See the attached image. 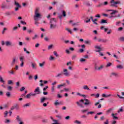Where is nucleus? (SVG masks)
<instances>
[{
    "label": "nucleus",
    "mask_w": 124,
    "mask_h": 124,
    "mask_svg": "<svg viewBox=\"0 0 124 124\" xmlns=\"http://www.w3.org/2000/svg\"><path fill=\"white\" fill-rule=\"evenodd\" d=\"M40 9L38 8H36L34 11V15L33 16L34 20L35 21H38V19L41 18V14L39 13Z\"/></svg>",
    "instance_id": "2"
},
{
    "label": "nucleus",
    "mask_w": 124,
    "mask_h": 124,
    "mask_svg": "<svg viewBox=\"0 0 124 124\" xmlns=\"http://www.w3.org/2000/svg\"><path fill=\"white\" fill-rule=\"evenodd\" d=\"M88 111H89V109H82L81 110V112L82 113H86V112H88Z\"/></svg>",
    "instance_id": "37"
},
{
    "label": "nucleus",
    "mask_w": 124,
    "mask_h": 124,
    "mask_svg": "<svg viewBox=\"0 0 124 124\" xmlns=\"http://www.w3.org/2000/svg\"><path fill=\"white\" fill-rule=\"evenodd\" d=\"M40 67H43L45 65V62H43L39 64Z\"/></svg>",
    "instance_id": "19"
},
{
    "label": "nucleus",
    "mask_w": 124,
    "mask_h": 124,
    "mask_svg": "<svg viewBox=\"0 0 124 124\" xmlns=\"http://www.w3.org/2000/svg\"><path fill=\"white\" fill-rule=\"evenodd\" d=\"M53 54L56 57H59V54H58V52H57V51H54Z\"/></svg>",
    "instance_id": "45"
},
{
    "label": "nucleus",
    "mask_w": 124,
    "mask_h": 124,
    "mask_svg": "<svg viewBox=\"0 0 124 124\" xmlns=\"http://www.w3.org/2000/svg\"><path fill=\"white\" fill-rule=\"evenodd\" d=\"M17 62H18V60L15 57L13 58L12 62L10 63L11 66H13V65H14V64H15Z\"/></svg>",
    "instance_id": "6"
},
{
    "label": "nucleus",
    "mask_w": 124,
    "mask_h": 124,
    "mask_svg": "<svg viewBox=\"0 0 124 124\" xmlns=\"http://www.w3.org/2000/svg\"><path fill=\"white\" fill-rule=\"evenodd\" d=\"M21 7H15V11H18Z\"/></svg>",
    "instance_id": "58"
},
{
    "label": "nucleus",
    "mask_w": 124,
    "mask_h": 124,
    "mask_svg": "<svg viewBox=\"0 0 124 124\" xmlns=\"http://www.w3.org/2000/svg\"><path fill=\"white\" fill-rule=\"evenodd\" d=\"M104 66L103 65H101L99 67L95 66V70H101L102 69H103Z\"/></svg>",
    "instance_id": "12"
},
{
    "label": "nucleus",
    "mask_w": 124,
    "mask_h": 124,
    "mask_svg": "<svg viewBox=\"0 0 124 124\" xmlns=\"http://www.w3.org/2000/svg\"><path fill=\"white\" fill-rule=\"evenodd\" d=\"M20 23H21V24H22V25H27V22H25V21H23V20H21V21H20Z\"/></svg>",
    "instance_id": "50"
},
{
    "label": "nucleus",
    "mask_w": 124,
    "mask_h": 124,
    "mask_svg": "<svg viewBox=\"0 0 124 124\" xmlns=\"http://www.w3.org/2000/svg\"><path fill=\"white\" fill-rule=\"evenodd\" d=\"M79 62H86V59H85L84 58H81L79 60Z\"/></svg>",
    "instance_id": "40"
},
{
    "label": "nucleus",
    "mask_w": 124,
    "mask_h": 124,
    "mask_svg": "<svg viewBox=\"0 0 124 124\" xmlns=\"http://www.w3.org/2000/svg\"><path fill=\"white\" fill-rule=\"evenodd\" d=\"M98 42H106V40L103 39L99 38L97 39Z\"/></svg>",
    "instance_id": "21"
},
{
    "label": "nucleus",
    "mask_w": 124,
    "mask_h": 124,
    "mask_svg": "<svg viewBox=\"0 0 124 124\" xmlns=\"http://www.w3.org/2000/svg\"><path fill=\"white\" fill-rule=\"evenodd\" d=\"M118 74L116 72H112L110 74V77H118Z\"/></svg>",
    "instance_id": "14"
},
{
    "label": "nucleus",
    "mask_w": 124,
    "mask_h": 124,
    "mask_svg": "<svg viewBox=\"0 0 124 124\" xmlns=\"http://www.w3.org/2000/svg\"><path fill=\"white\" fill-rule=\"evenodd\" d=\"M31 65L32 69H36V66H35V64L33 63H31Z\"/></svg>",
    "instance_id": "26"
},
{
    "label": "nucleus",
    "mask_w": 124,
    "mask_h": 124,
    "mask_svg": "<svg viewBox=\"0 0 124 124\" xmlns=\"http://www.w3.org/2000/svg\"><path fill=\"white\" fill-rule=\"evenodd\" d=\"M65 30L68 31V32H69L70 34H72V31L69 28H65Z\"/></svg>",
    "instance_id": "23"
},
{
    "label": "nucleus",
    "mask_w": 124,
    "mask_h": 124,
    "mask_svg": "<svg viewBox=\"0 0 124 124\" xmlns=\"http://www.w3.org/2000/svg\"><path fill=\"white\" fill-rule=\"evenodd\" d=\"M120 40L121 41H123V42H124V37H121L120 38Z\"/></svg>",
    "instance_id": "64"
},
{
    "label": "nucleus",
    "mask_w": 124,
    "mask_h": 124,
    "mask_svg": "<svg viewBox=\"0 0 124 124\" xmlns=\"http://www.w3.org/2000/svg\"><path fill=\"white\" fill-rule=\"evenodd\" d=\"M19 60L21 62H24V61L25 60V57L24 56H20L19 57Z\"/></svg>",
    "instance_id": "22"
},
{
    "label": "nucleus",
    "mask_w": 124,
    "mask_h": 124,
    "mask_svg": "<svg viewBox=\"0 0 124 124\" xmlns=\"http://www.w3.org/2000/svg\"><path fill=\"white\" fill-rule=\"evenodd\" d=\"M112 65V63L111 62H108L106 65V67H109Z\"/></svg>",
    "instance_id": "39"
},
{
    "label": "nucleus",
    "mask_w": 124,
    "mask_h": 124,
    "mask_svg": "<svg viewBox=\"0 0 124 124\" xmlns=\"http://www.w3.org/2000/svg\"><path fill=\"white\" fill-rule=\"evenodd\" d=\"M62 73H59V74H58L55 76V77H56V78H60V77H62Z\"/></svg>",
    "instance_id": "31"
},
{
    "label": "nucleus",
    "mask_w": 124,
    "mask_h": 124,
    "mask_svg": "<svg viewBox=\"0 0 124 124\" xmlns=\"http://www.w3.org/2000/svg\"><path fill=\"white\" fill-rule=\"evenodd\" d=\"M37 38H38V35L36 34H34V36L32 37L33 40H35Z\"/></svg>",
    "instance_id": "20"
},
{
    "label": "nucleus",
    "mask_w": 124,
    "mask_h": 124,
    "mask_svg": "<svg viewBox=\"0 0 124 124\" xmlns=\"http://www.w3.org/2000/svg\"><path fill=\"white\" fill-rule=\"evenodd\" d=\"M24 52H25L26 53V54H30L31 52H30V51H28V50H27V48H24Z\"/></svg>",
    "instance_id": "41"
},
{
    "label": "nucleus",
    "mask_w": 124,
    "mask_h": 124,
    "mask_svg": "<svg viewBox=\"0 0 124 124\" xmlns=\"http://www.w3.org/2000/svg\"><path fill=\"white\" fill-rule=\"evenodd\" d=\"M101 24H107V22L105 20L102 19L101 22Z\"/></svg>",
    "instance_id": "46"
},
{
    "label": "nucleus",
    "mask_w": 124,
    "mask_h": 124,
    "mask_svg": "<svg viewBox=\"0 0 124 124\" xmlns=\"http://www.w3.org/2000/svg\"><path fill=\"white\" fill-rule=\"evenodd\" d=\"M6 95L7 96V97H9L10 96V92H7L6 93Z\"/></svg>",
    "instance_id": "53"
},
{
    "label": "nucleus",
    "mask_w": 124,
    "mask_h": 124,
    "mask_svg": "<svg viewBox=\"0 0 124 124\" xmlns=\"http://www.w3.org/2000/svg\"><path fill=\"white\" fill-rule=\"evenodd\" d=\"M113 57H114V58H115L117 60L119 59V57H118V56H117L116 54H114Z\"/></svg>",
    "instance_id": "61"
},
{
    "label": "nucleus",
    "mask_w": 124,
    "mask_h": 124,
    "mask_svg": "<svg viewBox=\"0 0 124 124\" xmlns=\"http://www.w3.org/2000/svg\"><path fill=\"white\" fill-rule=\"evenodd\" d=\"M120 24H121V21H117L116 23V26H120Z\"/></svg>",
    "instance_id": "62"
},
{
    "label": "nucleus",
    "mask_w": 124,
    "mask_h": 124,
    "mask_svg": "<svg viewBox=\"0 0 124 124\" xmlns=\"http://www.w3.org/2000/svg\"><path fill=\"white\" fill-rule=\"evenodd\" d=\"M76 55H73L72 57V60H75L76 59Z\"/></svg>",
    "instance_id": "63"
},
{
    "label": "nucleus",
    "mask_w": 124,
    "mask_h": 124,
    "mask_svg": "<svg viewBox=\"0 0 124 124\" xmlns=\"http://www.w3.org/2000/svg\"><path fill=\"white\" fill-rule=\"evenodd\" d=\"M124 111V109H123V108L121 107L119 110L118 111V113H121V112H123Z\"/></svg>",
    "instance_id": "47"
},
{
    "label": "nucleus",
    "mask_w": 124,
    "mask_h": 124,
    "mask_svg": "<svg viewBox=\"0 0 124 124\" xmlns=\"http://www.w3.org/2000/svg\"><path fill=\"white\" fill-rule=\"evenodd\" d=\"M110 6L112 7H118V5L117 4H121V1L118 0L115 1V0H111L110 1Z\"/></svg>",
    "instance_id": "4"
},
{
    "label": "nucleus",
    "mask_w": 124,
    "mask_h": 124,
    "mask_svg": "<svg viewBox=\"0 0 124 124\" xmlns=\"http://www.w3.org/2000/svg\"><path fill=\"white\" fill-rule=\"evenodd\" d=\"M71 64H72L71 62L70 61L66 63V65L67 66H69L70 65H71Z\"/></svg>",
    "instance_id": "48"
},
{
    "label": "nucleus",
    "mask_w": 124,
    "mask_h": 124,
    "mask_svg": "<svg viewBox=\"0 0 124 124\" xmlns=\"http://www.w3.org/2000/svg\"><path fill=\"white\" fill-rule=\"evenodd\" d=\"M7 30V29H6V28H4L3 29V31H2V33L3 34L4 33V32L5 31H6Z\"/></svg>",
    "instance_id": "60"
},
{
    "label": "nucleus",
    "mask_w": 124,
    "mask_h": 124,
    "mask_svg": "<svg viewBox=\"0 0 124 124\" xmlns=\"http://www.w3.org/2000/svg\"><path fill=\"white\" fill-rule=\"evenodd\" d=\"M7 114H8V112L7 111H5L4 113V117L5 118L7 116Z\"/></svg>",
    "instance_id": "56"
},
{
    "label": "nucleus",
    "mask_w": 124,
    "mask_h": 124,
    "mask_svg": "<svg viewBox=\"0 0 124 124\" xmlns=\"http://www.w3.org/2000/svg\"><path fill=\"white\" fill-rule=\"evenodd\" d=\"M117 68H118L119 69H123V68H124V66L123 65H118L117 66Z\"/></svg>",
    "instance_id": "29"
},
{
    "label": "nucleus",
    "mask_w": 124,
    "mask_h": 124,
    "mask_svg": "<svg viewBox=\"0 0 124 124\" xmlns=\"http://www.w3.org/2000/svg\"><path fill=\"white\" fill-rule=\"evenodd\" d=\"M5 45L6 46H12V42H11L10 41H6L5 42Z\"/></svg>",
    "instance_id": "11"
},
{
    "label": "nucleus",
    "mask_w": 124,
    "mask_h": 124,
    "mask_svg": "<svg viewBox=\"0 0 124 124\" xmlns=\"http://www.w3.org/2000/svg\"><path fill=\"white\" fill-rule=\"evenodd\" d=\"M28 33H31L32 32H33V30H28Z\"/></svg>",
    "instance_id": "51"
},
{
    "label": "nucleus",
    "mask_w": 124,
    "mask_h": 124,
    "mask_svg": "<svg viewBox=\"0 0 124 124\" xmlns=\"http://www.w3.org/2000/svg\"><path fill=\"white\" fill-rule=\"evenodd\" d=\"M76 103L78 105V106H79V107H81V108H83L84 107V106H83V104L82 103H84V104H85L86 106H88V105H91L92 104V102H91V101L87 99L80 100L79 101L77 102Z\"/></svg>",
    "instance_id": "1"
},
{
    "label": "nucleus",
    "mask_w": 124,
    "mask_h": 124,
    "mask_svg": "<svg viewBox=\"0 0 124 124\" xmlns=\"http://www.w3.org/2000/svg\"><path fill=\"white\" fill-rule=\"evenodd\" d=\"M49 61H55V60H56V59L54 58V56H53V55H50L49 58Z\"/></svg>",
    "instance_id": "18"
},
{
    "label": "nucleus",
    "mask_w": 124,
    "mask_h": 124,
    "mask_svg": "<svg viewBox=\"0 0 124 124\" xmlns=\"http://www.w3.org/2000/svg\"><path fill=\"white\" fill-rule=\"evenodd\" d=\"M53 46H54L53 45H50L48 46V50H51V49H52L53 48Z\"/></svg>",
    "instance_id": "43"
},
{
    "label": "nucleus",
    "mask_w": 124,
    "mask_h": 124,
    "mask_svg": "<svg viewBox=\"0 0 124 124\" xmlns=\"http://www.w3.org/2000/svg\"><path fill=\"white\" fill-rule=\"evenodd\" d=\"M63 75L65 77H70V72L68 71L67 69L64 68L63 69Z\"/></svg>",
    "instance_id": "5"
},
{
    "label": "nucleus",
    "mask_w": 124,
    "mask_h": 124,
    "mask_svg": "<svg viewBox=\"0 0 124 124\" xmlns=\"http://www.w3.org/2000/svg\"><path fill=\"white\" fill-rule=\"evenodd\" d=\"M45 100H47V98H45V97H42L41 98V103H43V102H44V101H45Z\"/></svg>",
    "instance_id": "24"
},
{
    "label": "nucleus",
    "mask_w": 124,
    "mask_h": 124,
    "mask_svg": "<svg viewBox=\"0 0 124 124\" xmlns=\"http://www.w3.org/2000/svg\"><path fill=\"white\" fill-rule=\"evenodd\" d=\"M34 93H35L36 94H40V88L39 87H36L34 91Z\"/></svg>",
    "instance_id": "9"
},
{
    "label": "nucleus",
    "mask_w": 124,
    "mask_h": 124,
    "mask_svg": "<svg viewBox=\"0 0 124 124\" xmlns=\"http://www.w3.org/2000/svg\"><path fill=\"white\" fill-rule=\"evenodd\" d=\"M8 91H11L12 90V87L11 86H8L7 87Z\"/></svg>",
    "instance_id": "54"
},
{
    "label": "nucleus",
    "mask_w": 124,
    "mask_h": 124,
    "mask_svg": "<svg viewBox=\"0 0 124 124\" xmlns=\"http://www.w3.org/2000/svg\"><path fill=\"white\" fill-rule=\"evenodd\" d=\"M117 113H112L111 114V116L113 118V119H115V120H118V117H117Z\"/></svg>",
    "instance_id": "15"
},
{
    "label": "nucleus",
    "mask_w": 124,
    "mask_h": 124,
    "mask_svg": "<svg viewBox=\"0 0 124 124\" xmlns=\"http://www.w3.org/2000/svg\"><path fill=\"white\" fill-rule=\"evenodd\" d=\"M94 48L95 49V52H97V51H102L101 46L99 45H96L94 46Z\"/></svg>",
    "instance_id": "8"
},
{
    "label": "nucleus",
    "mask_w": 124,
    "mask_h": 124,
    "mask_svg": "<svg viewBox=\"0 0 124 124\" xmlns=\"http://www.w3.org/2000/svg\"><path fill=\"white\" fill-rule=\"evenodd\" d=\"M8 85H13V81L11 80H8Z\"/></svg>",
    "instance_id": "33"
},
{
    "label": "nucleus",
    "mask_w": 124,
    "mask_h": 124,
    "mask_svg": "<svg viewBox=\"0 0 124 124\" xmlns=\"http://www.w3.org/2000/svg\"><path fill=\"white\" fill-rule=\"evenodd\" d=\"M64 91L65 93H68L69 92H70V89L68 88H64Z\"/></svg>",
    "instance_id": "25"
},
{
    "label": "nucleus",
    "mask_w": 124,
    "mask_h": 124,
    "mask_svg": "<svg viewBox=\"0 0 124 124\" xmlns=\"http://www.w3.org/2000/svg\"><path fill=\"white\" fill-rule=\"evenodd\" d=\"M74 124H81L82 123L81 121H78V120H75L74 122Z\"/></svg>",
    "instance_id": "32"
},
{
    "label": "nucleus",
    "mask_w": 124,
    "mask_h": 124,
    "mask_svg": "<svg viewBox=\"0 0 124 124\" xmlns=\"http://www.w3.org/2000/svg\"><path fill=\"white\" fill-rule=\"evenodd\" d=\"M16 120L18 122H21L22 121V119H21V118H20L19 116L16 117Z\"/></svg>",
    "instance_id": "44"
},
{
    "label": "nucleus",
    "mask_w": 124,
    "mask_h": 124,
    "mask_svg": "<svg viewBox=\"0 0 124 124\" xmlns=\"http://www.w3.org/2000/svg\"><path fill=\"white\" fill-rule=\"evenodd\" d=\"M97 53H99V55L101 57H103V56H104V54H103V52H101V51H97Z\"/></svg>",
    "instance_id": "28"
},
{
    "label": "nucleus",
    "mask_w": 124,
    "mask_h": 124,
    "mask_svg": "<svg viewBox=\"0 0 124 124\" xmlns=\"http://www.w3.org/2000/svg\"><path fill=\"white\" fill-rule=\"evenodd\" d=\"M54 105H55V106H58V105H60V102H59V101L58 100L55 101V102L54 103Z\"/></svg>",
    "instance_id": "34"
},
{
    "label": "nucleus",
    "mask_w": 124,
    "mask_h": 124,
    "mask_svg": "<svg viewBox=\"0 0 124 124\" xmlns=\"http://www.w3.org/2000/svg\"><path fill=\"white\" fill-rule=\"evenodd\" d=\"M18 30V27H17V26L14 27L13 28V31H16V30Z\"/></svg>",
    "instance_id": "59"
},
{
    "label": "nucleus",
    "mask_w": 124,
    "mask_h": 124,
    "mask_svg": "<svg viewBox=\"0 0 124 124\" xmlns=\"http://www.w3.org/2000/svg\"><path fill=\"white\" fill-rule=\"evenodd\" d=\"M106 11L107 12H112L110 14V15H114V14H115L116 13H118V11L117 10H107Z\"/></svg>",
    "instance_id": "7"
},
{
    "label": "nucleus",
    "mask_w": 124,
    "mask_h": 124,
    "mask_svg": "<svg viewBox=\"0 0 124 124\" xmlns=\"http://www.w3.org/2000/svg\"><path fill=\"white\" fill-rule=\"evenodd\" d=\"M0 82L3 83V84L5 83V81L3 80V78H2V77H1V76H0Z\"/></svg>",
    "instance_id": "30"
},
{
    "label": "nucleus",
    "mask_w": 124,
    "mask_h": 124,
    "mask_svg": "<svg viewBox=\"0 0 124 124\" xmlns=\"http://www.w3.org/2000/svg\"><path fill=\"white\" fill-rule=\"evenodd\" d=\"M93 114H94V111H88L87 113V115H93Z\"/></svg>",
    "instance_id": "35"
},
{
    "label": "nucleus",
    "mask_w": 124,
    "mask_h": 124,
    "mask_svg": "<svg viewBox=\"0 0 124 124\" xmlns=\"http://www.w3.org/2000/svg\"><path fill=\"white\" fill-rule=\"evenodd\" d=\"M50 119L51 120H52V121H53V123H52V124H60L59 123V121L57 120H55L52 116H50Z\"/></svg>",
    "instance_id": "10"
},
{
    "label": "nucleus",
    "mask_w": 124,
    "mask_h": 124,
    "mask_svg": "<svg viewBox=\"0 0 124 124\" xmlns=\"http://www.w3.org/2000/svg\"><path fill=\"white\" fill-rule=\"evenodd\" d=\"M96 21H97V20L96 19H94V20H93L92 22H93L94 25H97V23L96 22Z\"/></svg>",
    "instance_id": "42"
},
{
    "label": "nucleus",
    "mask_w": 124,
    "mask_h": 124,
    "mask_svg": "<svg viewBox=\"0 0 124 124\" xmlns=\"http://www.w3.org/2000/svg\"><path fill=\"white\" fill-rule=\"evenodd\" d=\"M15 5L16 6L15 7H21V5L16 0L15 1Z\"/></svg>",
    "instance_id": "16"
},
{
    "label": "nucleus",
    "mask_w": 124,
    "mask_h": 124,
    "mask_svg": "<svg viewBox=\"0 0 124 124\" xmlns=\"http://www.w3.org/2000/svg\"><path fill=\"white\" fill-rule=\"evenodd\" d=\"M25 40H26V41H30V40H31V38H30V37H26L25 38Z\"/></svg>",
    "instance_id": "52"
},
{
    "label": "nucleus",
    "mask_w": 124,
    "mask_h": 124,
    "mask_svg": "<svg viewBox=\"0 0 124 124\" xmlns=\"http://www.w3.org/2000/svg\"><path fill=\"white\" fill-rule=\"evenodd\" d=\"M82 89L83 90H85L86 91H91V89H90V87L86 85H83L82 87Z\"/></svg>",
    "instance_id": "13"
},
{
    "label": "nucleus",
    "mask_w": 124,
    "mask_h": 124,
    "mask_svg": "<svg viewBox=\"0 0 124 124\" xmlns=\"http://www.w3.org/2000/svg\"><path fill=\"white\" fill-rule=\"evenodd\" d=\"M57 28V19L53 18L50 19V27L49 29L50 30H55Z\"/></svg>",
    "instance_id": "3"
},
{
    "label": "nucleus",
    "mask_w": 124,
    "mask_h": 124,
    "mask_svg": "<svg viewBox=\"0 0 124 124\" xmlns=\"http://www.w3.org/2000/svg\"><path fill=\"white\" fill-rule=\"evenodd\" d=\"M9 123H10V120H9V119H6V120L4 121V123H5V124H9Z\"/></svg>",
    "instance_id": "38"
},
{
    "label": "nucleus",
    "mask_w": 124,
    "mask_h": 124,
    "mask_svg": "<svg viewBox=\"0 0 124 124\" xmlns=\"http://www.w3.org/2000/svg\"><path fill=\"white\" fill-rule=\"evenodd\" d=\"M62 15H63V17H65V16H66V15L65 14V11H62Z\"/></svg>",
    "instance_id": "55"
},
{
    "label": "nucleus",
    "mask_w": 124,
    "mask_h": 124,
    "mask_svg": "<svg viewBox=\"0 0 124 124\" xmlns=\"http://www.w3.org/2000/svg\"><path fill=\"white\" fill-rule=\"evenodd\" d=\"M70 119V116H67L65 117V119L66 121H68V120H69Z\"/></svg>",
    "instance_id": "49"
},
{
    "label": "nucleus",
    "mask_w": 124,
    "mask_h": 124,
    "mask_svg": "<svg viewBox=\"0 0 124 124\" xmlns=\"http://www.w3.org/2000/svg\"><path fill=\"white\" fill-rule=\"evenodd\" d=\"M84 43L85 44H91V42L90 40H86L84 41Z\"/></svg>",
    "instance_id": "36"
},
{
    "label": "nucleus",
    "mask_w": 124,
    "mask_h": 124,
    "mask_svg": "<svg viewBox=\"0 0 124 124\" xmlns=\"http://www.w3.org/2000/svg\"><path fill=\"white\" fill-rule=\"evenodd\" d=\"M64 86H65V83H62V84H60L58 85L57 89H61V88L62 87H64Z\"/></svg>",
    "instance_id": "17"
},
{
    "label": "nucleus",
    "mask_w": 124,
    "mask_h": 124,
    "mask_svg": "<svg viewBox=\"0 0 124 124\" xmlns=\"http://www.w3.org/2000/svg\"><path fill=\"white\" fill-rule=\"evenodd\" d=\"M31 94L30 93L29 94H28L27 95H26V97L27 98H31Z\"/></svg>",
    "instance_id": "57"
},
{
    "label": "nucleus",
    "mask_w": 124,
    "mask_h": 124,
    "mask_svg": "<svg viewBox=\"0 0 124 124\" xmlns=\"http://www.w3.org/2000/svg\"><path fill=\"white\" fill-rule=\"evenodd\" d=\"M111 94H108V95H106L105 94H102V97H109L111 96Z\"/></svg>",
    "instance_id": "27"
}]
</instances>
